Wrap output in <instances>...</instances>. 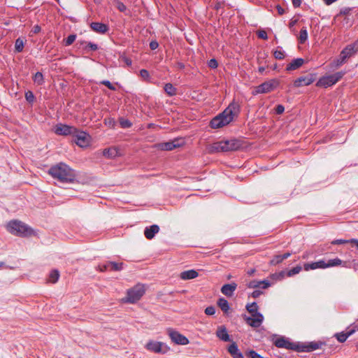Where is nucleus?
Segmentation results:
<instances>
[{
	"instance_id": "1",
	"label": "nucleus",
	"mask_w": 358,
	"mask_h": 358,
	"mask_svg": "<svg viewBox=\"0 0 358 358\" xmlns=\"http://www.w3.org/2000/svg\"><path fill=\"white\" fill-rule=\"evenodd\" d=\"M239 112V105L235 102L231 103L222 113L211 120L210 122V127L219 129L229 124L238 115Z\"/></svg>"
},
{
	"instance_id": "2",
	"label": "nucleus",
	"mask_w": 358,
	"mask_h": 358,
	"mask_svg": "<svg viewBox=\"0 0 358 358\" xmlns=\"http://www.w3.org/2000/svg\"><path fill=\"white\" fill-rule=\"evenodd\" d=\"M48 173L52 178L57 179L62 182H73L76 177L74 171L64 163H59L52 166L49 169Z\"/></svg>"
},
{
	"instance_id": "3",
	"label": "nucleus",
	"mask_w": 358,
	"mask_h": 358,
	"mask_svg": "<svg viewBox=\"0 0 358 358\" xmlns=\"http://www.w3.org/2000/svg\"><path fill=\"white\" fill-rule=\"evenodd\" d=\"M246 310L251 314V316L243 315L246 323L252 327L257 328L261 326L264 317L262 313L258 312V306L256 302L248 303L246 306Z\"/></svg>"
},
{
	"instance_id": "4",
	"label": "nucleus",
	"mask_w": 358,
	"mask_h": 358,
	"mask_svg": "<svg viewBox=\"0 0 358 358\" xmlns=\"http://www.w3.org/2000/svg\"><path fill=\"white\" fill-rule=\"evenodd\" d=\"M241 147V143L237 139L221 141L213 143L211 146L212 152H229L237 150Z\"/></svg>"
},
{
	"instance_id": "5",
	"label": "nucleus",
	"mask_w": 358,
	"mask_h": 358,
	"mask_svg": "<svg viewBox=\"0 0 358 358\" xmlns=\"http://www.w3.org/2000/svg\"><path fill=\"white\" fill-rule=\"evenodd\" d=\"M145 292V287L143 284H136L133 287L127 289V296L122 299L125 303L133 304L138 301Z\"/></svg>"
},
{
	"instance_id": "6",
	"label": "nucleus",
	"mask_w": 358,
	"mask_h": 358,
	"mask_svg": "<svg viewBox=\"0 0 358 358\" xmlns=\"http://www.w3.org/2000/svg\"><path fill=\"white\" fill-rule=\"evenodd\" d=\"M6 227L10 233L20 236H27L32 234L31 229L19 220L10 221Z\"/></svg>"
},
{
	"instance_id": "7",
	"label": "nucleus",
	"mask_w": 358,
	"mask_h": 358,
	"mask_svg": "<svg viewBox=\"0 0 358 358\" xmlns=\"http://www.w3.org/2000/svg\"><path fill=\"white\" fill-rule=\"evenodd\" d=\"M358 52V40L348 45L341 52L339 57L336 59V66H341L346 60L355 55Z\"/></svg>"
},
{
	"instance_id": "8",
	"label": "nucleus",
	"mask_w": 358,
	"mask_h": 358,
	"mask_svg": "<svg viewBox=\"0 0 358 358\" xmlns=\"http://www.w3.org/2000/svg\"><path fill=\"white\" fill-rule=\"evenodd\" d=\"M344 75L345 72L339 71L329 76H322L317 82L316 86L327 88L338 82Z\"/></svg>"
},
{
	"instance_id": "9",
	"label": "nucleus",
	"mask_w": 358,
	"mask_h": 358,
	"mask_svg": "<svg viewBox=\"0 0 358 358\" xmlns=\"http://www.w3.org/2000/svg\"><path fill=\"white\" fill-rule=\"evenodd\" d=\"M279 80L276 78L265 81L255 87L254 94L268 93L278 87Z\"/></svg>"
},
{
	"instance_id": "10",
	"label": "nucleus",
	"mask_w": 358,
	"mask_h": 358,
	"mask_svg": "<svg viewBox=\"0 0 358 358\" xmlns=\"http://www.w3.org/2000/svg\"><path fill=\"white\" fill-rule=\"evenodd\" d=\"M73 141L80 147L85 148L89 145L91 137L90 136L83 131H80L76 128V131L73 134Z\"/></svg>"
},
{
	"instance_id": "11",
	"label": "nucleus",
	"mask_w": 358,
	"mask_h": 358,
	"mask_svg": "<svg viewBox=\"0 0 358 358\" xmlns=\"http://www.w3.org/2000/svg\"><path fill=\"white\" fill-rule=\"evenodd\" d=\"M274 345L279 348H285L299 352V343H292L289 338L284 336L279 337L274 341Z\"/></svg>"
},
{
	"instance_id": "12",
	"label": "nucleus",
	"mask_w": 358,
	"mask_h": 358,
	"mask_svg": "<svg viewBox=\"0 0 358 358\" xmlns=\"http://www.w3.org/2000/svg\"><path fill=\"white\" fill-rule=\"evenodd\" d=\"M145 348L149 351L162 354H165L169 350L164 343L154 341H149L146 344Z\"/></svg>"
},
{
	"instance_id": "13",
	"label": "nucleus",
	"mask_w": 358,
	"mask_h": 358,
	"mask_svg": "<svg viewBox=\"0 0 358 358\" xmlns=\"http://www.w3.org/2000/svg\"><path fill=\"white\" fill-rule=\"evenodd\" d=\"M315 79V73H310L306 76H301L294 81V86L296 87L307 86L313 83Z\"/></svg>"
},
{
	"instance_id": "14",
	"label": "nucleus",
	"mask_w": 358,
	"mask_h": 358,
	"mask_svg": "<svg viewBox=\"0 0 358 358\" xmlns=\"http://www.w3.org/2000/svg\"><path fill=\"white\" fill-rule=\"evenodd\" d=\"M169 336L171 341L176 344L185 345L189 343L187 338L180 334L178 331L169 329Z\"/></svg>"
},
{
	"instance_id": "15",
	"label": "nucleus",
	"mask_w": 358,
	"mask_h": 358,
	"mask_svg": "<svg viewBox=\"0 0 358 358\" xmlns=\"http://www.w3.org/2000/svg\"><path fill=\"white\" fill-rule=\"evenodd\" d=\"M75 127L69 126L64 124H57L55 129V132L57 135L61 136H73V132L76 131Z\"/></svg>"
},
{
	"instance_id": "16",
	"label": "nucleus",
	"mask_w": 358,
	"mask_h": 358,
	"mask_svg": "<svg viewBox=\"0 0 358 358\" xmlns=\"http://www.w3.org/2000/svg\"><path fill=\"white\" fill-rule=\"evenodd\" d=\"M268 54L266 52L258 53L257 62L259 64L258 72L260 74H263L265 69L268 67L269 62L267 59Z\"/></svg>"
},
{
	"instance_id": "17",
	"label": "nucleus",
	"mask_w": 358,
	"mask_h": 358,
	"mask_svg": "<svg viewBox=\"0 0 358 358\" xmlns=\"http://www.w3.org/2000/svg\"><path fill=\"white\" fill-rule=\"evenodd\" d=\"M322 344L321 342H310L307 344L299 343V352H312L321 348Z\"/></svg>"
},
{
	"instance_id": "18",
	"label": "nucleus",
	"mask_w": 358,
	"mask_h": 358,
	"mask_svg": "<svg viewBox=\"0 0 358 358\" xmlns=\"http://www.w3.org/2000/svg\"><path fill=\"white\" fill-rule=\"evenodd\" d=\"M178 141L175 139L171 141L160 143L156 145V147L161 150H172L180 146V144L178 143Z\"/></svg>"
},
{
	"instance_id": "19",
	"label": "nucleus",
	"mask_w": 358,
	"mask_h": 358,
	"mask_svg": "<svg viewBox=\"0 0 358 358\" xmlns=\"http://www.w3.org/2000/svg\"><path fill=\"white\" fill-rule=\"evenodd\" d=\"M356 331H358V324H354L352 329H351L346 333H345V332L337 333L335 334V337L336 338L338 341H339L340 343H344L347 340V338L349 336H350L351 335H352Z\"/></svg>"
},
{
	"instance_id": "20",
	"label": "nucleus",
	"mask_w": 358,
	"mask_h": 358,
	"mask_svg": "<svg viewBox=\"0 0 358 358\" xmlns=\"http://www.w3.org/2000/svg\"><path fill=\"white\" fill-rule=\"evenodd\" d=\"M237 288L236 282L225 284L221 287V292L227 297H231Z\"/></svg>"
},
{
	"instance_id": "21",
	"label": "nucleus",
	"mask_w": 358,
	"mask_h": 358,
	"mask_svg": "<svg viewBox=\"0 0 358 358\" xmlns=\"http://www.w3.org/2000/svg\"><path fill=\"white\" fill-rule=\"evenodd\" d=\"M270 285H271V283L267 280H252V281L249 282V283L248 284V287L252 288V289H256V288L266 289L268 287H270Z\"/></svg>"
},
{
	"instance_id": "22",
	"label": "nucleus",
	"mask_w": 358,
	"mask_h": 358,
	"mask_svg": "<svg viewBox=\"0 0 358 358\" xmlns=\"http://www.w3.org/2000/svg\"><path fill=\"white\" fill-rule=\"evenodd\" d=\"M159 231V227L157 224H152L147 227L144 229V235L147 239H152L155 234Z\"/></svg>"
},
{
	"instance_id": "23",
	"label": "nucleus",
	"mask_w": 358,
	"mask_h": 358,
	"mask_svg": "<svg viewBox=\"0 0 358 358\" xmlns=\"http://www.w3.org/2000/svg\"><path fill=\"white\" fill-rule=\"evenodd\" d=\"M90 28L98 34H105L108 31V26L106 24L93 22L90 24Z\"/></svg>"
},
{
	"instance_id": "24",
	"label": "nucleus",
	"mask_w": 358,
	"mask_h": 358,
	"mask_svg": "<svg viewBox=\"0 0 358 358\" xmlns=\"http://www.w3.org/2000/svg\"><path fill=\"white\" fill-rule=\"evenodd\" d=\"M306 271L314 270L317 268H326V262L324 260H319L317 262L306 263L303 265Z\"/></svg>"
},
{
	"instance_id": "25",
	"label": "nucleus",
	"mask_w": 358,
	"mask_h": 358,
	"mask_svg": "<svg viewBox=\"0 0 358 358\" xmlns=\"http://www.w3.org/2000/svg\"><path fill=\"white\" fill-rule=\"evenodd\" d=\"M217 337L224 342L231 341L230 336L227 332V329L224 326H220L216 331Z\"/></svg>"
},
{
	"instance_id": "26",
	"label": "nucleus",
	"mask_w": 358,
	"mask_h": 358,
	"mask_svg": "<svg viewBox=\"0 0 358 358\" xmlns=\"http://www.w3.org/2000/svg\"><path fill=\"white\" fill-rule=\"evenodd\" d=\"M305 63V60L303 58H296L293 59L286 66V71H292L299 69Z\"/></svg>"
},
{
	"instance_id": "27",
	"label": "nucleus",
	"mask_w": 358,
	"mask_h": 358,
	"mask_svg": "<svg viewBox=\"0 0 358 358\" xmlns=\"http://www.w3.org/2000/svg\"><path fill=\"white\" fill-rule=\"evenodd\" d=\"M228 352L233 358H244L243 355L241 352L237 344L235 342H233L228 347Z\"/></svg>"
},
{
	"instance_id": "28",
	"label": "nucleus",
	"mask_w": 358,
	"mask_h": 358,
	"mask_svg": "<svg viewBox=\"0 0 358 358\" xmlns=\"http://www.w3.org/2000/svg\"><path fill=\"white\" fill-rule=\"evenodd\" d=\"M80 46L85 50L86 52L89 51H96L99 49V46L97 44L94 43L92 42H87L85 41H81L79 42Z\"/></svg>"
},
{
	"instance_id": "29",
	"label": "nucleus",
	"mask_w": 358,
	"mask_h": 358,
	"mask_svg": "<svg viewBox=\"0 0 358 358\" xmlns=\"http://www.w3.org/2000/svg\"><path fill=\"white\" fill-rule=\"evenodd\" d=\"M198 275H199V273L196 271H195L194 269H191V270L185 271L182 272L180 275V277L181 279H182L184 280H191V279L196 278Z\"/></svg>"
},
{
	"instance_id": "30",
	"label": "nucleus",
	"mask_w": 358,
	"mask_h": 358,
	"mask_svg": "<svg viewBox=\"0 0 358 358\" xmlns=\"http://www.w3.org/2000/svg\"><path fill=\"white\" fill-rule=\"evenodd\" d=\"M217 306L223 311L224 313H227L230 309V306L228 301L224 298H220L217 300Z\"/></svg>"
},
{
	"instance_id": "31",
	"label": "nucleus",
	"mask_w": 358,
	"mask_h": 358,
	"mask_svg": "<svg viewBox=\"0 0 358 358\" xmlns=\"http://www.w3.org/2000/svg\"><path fill=\"white\" fill-rule=\"evenodd\" d=\"M119 152L116 148H110L103 151V155L107 158H115L118 156Z\"/></svg>"
},
{
	"instance_id": "32",
	"label": "nucleus",
	"mask_w": 358,
	"mask_h": 358,
	"mask_svg": "<svg viewBox=\"0 0 358 358\" xmlns=\"http://www.w3.org/2000/svg\"><path fill=\"white\" fill-rule=\"evenodd\" d=\"M164 90L169 96H173L177 93V89L171 83L165 84Z\"/></svg>"
},
{
	"instance_id": "33",
	"label": "nucleus",
	"mask_w": 358,
	"mask_h": 358,
	"mask_svg": "<svg viewBox=\"0 0 358 358\" xmlns=\"http://www.w3.org/2000/svg\"><path fill=\"white\" fill-rule=\"evenodd\" d=\"M108 265H110V270L119 271L123 269L124 264L122 262H108Z\"/></svg>"
},
{
	"instance_id": "34",
	"label": "nucleus",
	"mask_w": 358,
	"mask_h": 358,
	"mask_svg": "<svg viewBox=\"0 0 358 358\" xmlns=\"http://www.w3.org/2000/svg\"><path fill=\"white\" fill-rule=\"evenodd\" d=\"M33 80L38 85H42L44 83L43 75L41 72H36L33 76Z\"/></svg>"
},
{
	"instance_id": "35",
	"label": "nucleus",
	"mask_w": 358,
	"mask_h": 358,
	"mask_svg": "<svg viewBox=\"0 0 358 358\" xmlns=\"http://www.w3.org/2000/svg\"><path fill=\"white\" fill-rule=\"evenodd\" d=\"M59 278V272L57 269L52 270L49 275V282L55 283L58 281Z\"/></svg>"
},
{
	"instance_id": "36",
	"label": "nucleus",
	"mask_w": 358,
	"mask_h": 358,
	"mask_svg": "<svg viewBox=\"0 0 358 358\" xmlns=\"http://www.w3.org/2000/svg\"><path fill=\"white\" fill-rule=\"evenodd\" d=\"M341 264H342L341 259H340L339 258H335L333 259H329L327 263L326 262V267L329 268V267L337 266H340Z\"/></svg>"
},
{
	"instance_id": "37",
	"label": "nucleus",
	"mask_w": 358,
	"mask_h": 358,
	"mask_svg": "<svg viewBox=\"0 0 358 358\" xmlns=\"http://www.w3.org/2000/svg\"><path fill=\"white\" fill-rule=\"evenodd\" d=\"M273 56L276 59H283L285 57V52L281 47H278V50L273 52Z\"/></svg>"
},
{
	"instance_id": "38",
	"label": "nucleus",
	"mask_w": 358,
	"mask_h": 358,
	"mask_svg": "<svg viewBox=\"0 0 358 358\" xmlns=\"http://www.w3.org/2000/svg\"><path fill=\"white\" fill-rule=\"evenodd\" d=\"M23 48L24 42L21 38H18L17 39H16L15 43V50L17 52H22Z\"/></svg>"
},
{
	"instance_id": "39",
	"label": "nucleus",
	"mask_w": 358,
	"mask_h": 358,
	"mask_svg": "<svg viewBox=\"0 0 358 358\" xmlns=\"http://www.w3.org/2000/svg\"><path fill=\"white\" fill-rule=\"evenodd\" d=\"M308 38V31L306 27H303L299 34V41L301 43H303Z\"/></svg>"
},
{
	"instance_id": "40",
	"label": "nucleus",
	"mask_w": 358,
	"mask_h": 358,
	"mask_svg": "<svg viewBox=\"0 0 358 358\" xmlns=\"http://www.w3.org/2000/svg\"><path fill=\"white\" fill-rule=\"evenodd\" d=\"M119 122L122 128H129L132 125L131 122L129 120L124 119L123 117L120 118Z\"/></svg>"
},
{
	"instance_id": "41",
	"label": "nucleus",
	"mask_w": 358,
	"mask_h": 358,
	"mask_svg": "<svg viewBox=\"0 0 358 358\" xmlns=\"http://www.w3.org/2000/svg\"><path fill=\"white\" fill-rule=\"evenodd\" d=\"M25 99L29 103H33L35 101V96L31 91L25 92Z\"/></svg>"
},
{
	"instance_id": "42",
	"label": "nucleus",
	"mask_w": 358,
	"mask_h": 358,
	"mask_svg": "<svg viewBox=\"0 0 358 358\" xmlns=\"http://www.w3.org/2000/svg\"><path fill=\"white\" fill-rule=\"evenodd\" d=\"M76 39V34H70L65 40L64 44L66 46H69L71 44L73 43V42Z\"/></svg>"
},
{
	"instance_id": "43",
	"label": "nucleus",
	"mask_w": 358,
	"mask_h": 358,
	"mask_svg": "<svg viewBox=\"0 0 358 358\" xmlns=\"http://www.w3.org/2000/svg\"><path fill=\"white\" fill-rule=\"evenodd\" d=\"M283 261L281 255H277L273 257V258L271 260L270 264L271 265H277Z\"/></svg>"
},
{
	"instance_id": "44",
	"label": "nucleus",
	"mask_w": 358,
	"mask_h": 358,
	"mask_svg": "<svg viewBox=\"0 0 358 358\" xmlns=\"http://www.w3.org/2000/svg\"><path fill=\"white\" fill-rule=\"evenodd\" d=\"M301 271V266H296L294 268H292V269H290L289 271H288V276H292L295 274H297L299 273L300 271Z\"/></svg>"
},
{
	"instance_id": "45",
	"label": "nucleus",
	"mask_w": 358,
	"mask_h": 358,
	"mask_svg": "<svg viewBox=\"0 0 358 358\" xmlns=\"http://www.w3.org/2000/svg\"><path fill=\"white\" fill-rule=\"evenodd\" d=\"M100 84L106 86L110 90H113V91H115L116 90L115 87L109 80H103L100 82Z\"/></svg>"
},
{
	"instance_id": "46",
	"label": "nucleus",
	"mask_w": 358,
	"mask_h": 358,
	"mask_svg": "<svg viewBox=\"0 0 358 358\" xmlns=\"http://www.w3.org/2000/svg\"><path fill=\"white\" fill-rule=\"evenodd\" d=\"M246 355L250 357V358H264L262 356H261L260 355H259L257 352H255V350H250L249 351L247 352Z\"/></svg>"
},
{
	"instance_id": "47",
	"label": "nucleus",
	"mask_w": 358,
	"mask_h": 358,
	"mask_svg": "<svg viewBox=\"0 0 358 358\" xmlns=\"http://www.w3.org/2000/svg\"><path fill=\"white\" fill-rule=\"evenodd\" d=\"M140 76L145 80H148L150 78V73L146 69H141L140 71Z\"/></svg>"
},
{
	"instance_id": "48",
	"label": "nucleus",
	"mask_w": 358,
	"mask_h": 358,
	"mask_svg": "<svg viewBox=\"0 0 358 358\" xmlns=\"http://www.w3.org/2000/svg\"><path fill=\"white\" fill-rule=\"evenodd\" d=\"M204 312L207 315H213L215 313V308L213 306H208Z\"/></svg>"
},
{
	"instance_id": "49",
	"label": "nucleus",
	"mask_w": 358,
	"mask_h": 358,
	"mask_svg": "<svg viewBox=\"0 0 358 358\" xmlns=\"http://www.w3.org/2000/svg\"><path fill=\"white\" fill-rule=\"evenodd\" d=\"M257 35L259 38L266 40L268 38V35L264 30L260 29L257 31Z\"/></svg>"
},
{
	"instance_id": "50",
	"label": "nucleus",
	"mask_w": 358,
	"mask_h": 358,
	"mask_svg": "<svg viewBox=\"0 0 358 358\" xmlns=\"http://www.w3.org/2000/svg\"><path fill=\"white\" fill-rule=\"evenodd\" d=\"M350 243V240H345V239H336V240H334L332 242H331V244L333 245H342V244H345V243Z\"/></svg>"
},
{
	"instance_id": "51",
	"label": "nucleus",
	"mask_w": 358,
	"mask_h": 358,
	"mask_svg": "<svg viewBox=\"0 0 358 358\" xmlns=\"http://www.w3.org/2000/svg\"><path fill=\"white\" fill-rule=\"evenodd\" d=\"M208 66L210 69H216L218 66V63L215 59H211L208 62Z\"/></svg>"
},
{
	"instance_id": "52",
	"label": "nucleus",
	"mask_w": 358,
	"mask_h": 358,
	"mask_svg": "<svg viewBox=\"0 0 358 358\" xmlns=\"http://www.w3.org/2000/svg\"><path fill=\"white\" fill-rule=\"evenodd\" d=\"M120 59L122 62H123L127 66H129L132 64V61L130 58L124 56V55H122L120 57Z\"/></svg>"
},
{
	"instance_id": "53",
	"label": "nucleus",
	"mask_w": 358,
	"mask_h": 358,
	"mask_svg": "<svg viewBox=\"0 0 358 358\" xmlns=\"http://www.w3.org/2000/svg\"><path fill=\"white\" fill-rule=\"evenodd\" d=\"M352 9V8H349V7L343 8L341 9L338 15H348L350 13Z\"/></svg>"
},
{
	"instance_id": "54",
	"label": "nucleus",
	"mask_w": 358,
	"mask_h": 358,
	"mask_svg": "<svg viewBox=\"0 0 358 358\" xmlns=\"http://www.w3.org/2000/svg\"><path fill=\"white\" fill-rule=\"evenodd\" d=\"M262 294H263L262 291L256 289L251 293L250 296L252 298L256 299V298H258L259 296H260Z\"/></svg>"
},
{
	"instance_id": "55",
	"label": "nucleus",
	"mask_w": 358,
	"mask_h": 358,
	"mask_svg": "<svg viewBox=\"0 0 358 358\" xmlns=\"http://www.w3.org/2000/svg\"><path fill=\"white\" fill-rule=\"evenodd\" d=\"M285 110V107L282 105H278L275 108V112L277 114H282Z\"/></svg>"
},
{
	"instance_id": "56",
	"label": "nucleus",
	"mask_w": 358,
	"mask_h": 358,
	"mask_svg": "<svg viewBox=\"0 0 358 358\" xmlns=\"http://www.w3.org/2000/svg\"><path fill=\"white\" fill-rule=\"evenodd\" d=\"M99 269L101 271H106L110 270V265H108V262L106 264L99 265Z\"/></svg>"
},
{
	"instance_id": "57",
	"label": "nucleus",
	"mask_w": 358,
	"mask_h": 358,
	"mask_svg": "<svg viewBox=\"0 0 358 358\" xmlns=\"http://www.w3.org/2000/svg\"><path fill=\"white\" fill-rule=\"evenodd\" d=\"M158 46H159V44L156 41H152L150 43V48L152 50L157 49L158 48Z\"/></svg>"
},
{
	"instance_id": "58",
	"label": "nucleus",
	"mask_w": 358,
	"mask_h": 358,
	"mask_svg": "<svg viewBox=\"0 0 358 358\" xmlns=\"http://www.w3.org/2000/svg\"><path fill=\"white\" fill-rule=\"evenodd\" d=\"M302 0H292V5L294 8H298L301 6Z\"/></svg>"
},
{
	"instance_id": "59",
	"label": "nucleus",
	"mask_w": 358,
	"mask_h": 358,
	"mask_svg": "<svg viewBox=\"0 0 358 358\" xmlns=\"http://www.w3.org/2000/svg\"><path fill=\"white\" fill-rule=\"evenodd\" d=\"M117 8L120 11L123 12L126 10V6L123 3L119 2L117 5Z\"/></svg>"
},
{
	"instance_id": "60",
	"label": "nucleus",
	"mask_w": 358,
	"mask_h": 358,
	"mask_svg": "<svg viewBox=\"0 0 358 358\" xmlns=\"http://www.w3.org/2000/svg\"><path fill=\"white\" fill-rule=\"evenodd\" d=\"M41 27L39 25H35L33 29H32V32L34 34H38L41 31Z\"/></svg>"
},
{
	"instance_id": "61",
	"label": "nucleus",
	"mask_w": 358,
	"mask_h": 358,
	"mask_svg": "<svg viewBox=\"0 0 358 358\" xmlns=\"http://www.w3.org/2000/svg\"><path fill=\"white\" fill-rule=\"evenodd\" d=\"M277 10L279 15H282L285 13V10L280 6H277Z\"/></svg>"
},
{
	"instance_id": "62",
	"label": "nucleus",
	"mask_w": 358,
	"mask_h": 358,
	"mask_svg": "<svg viewBox=\"0 0 358 358\" xmlns=\"http://www.w3.org/2000/svg\"><path fill=\"white\" fill-rule=\"evenodd\" d=\"M350 243H354L357 248L358 249V239L352 238L350 239Z\"/></svg>"
},
{
	"instance_id": "63",
	"label": "nucleus",
	"mask_w": 358,
	"mask_h": 358,
	"mask_svg": "<svg viewBox=\"0 0 358 358\" xmlns=\"http://www.w3.org/2000/svg\"><path fill=\"white\" fill-rule=\"evenodd\" d=\"M281 255H282V259L284 260V259L289 257L291 256V253L290 252H285V254Z\"/></svg>"
},
{
	"instance_id": "64",
	"label": "nucleus",
	"mask_w": 358,
	"mask_h": 358,
	"mask_svg": "<svg viewBox=\"0 0 358 358\" xmlns=\"http://www.w3.org/2000/svg\"><path fill=\"white\" fill-rule=\"evenodd\" d=\"M222 3L221 2H217L215 5V8L216 10H218L222 7Z\"/></svg>"
}]
</instances>
